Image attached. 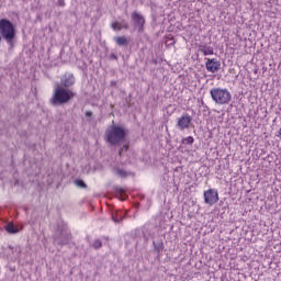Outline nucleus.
Masks as SVG:
<instances>
[{"mask_svg":"<svg viewBox=\"0 0 281 281\" xmlns=\"http://www.w3.org/2000/svg\"><path fill=\"white\" fill-rule=\"evenodd\" d=\"M199 52H202L205 56L207 55H214V47L212 46H205V45H200L199 46Z\"/></svg>","mask_w":281,"mask_h":281,"instance_id":"obj_13","label":"nucleus"},{"mask_svg":"<svg viewBox=\"0 0 281 281\" xmlns=\"http://www.w3.org/2000/svg\"><path fill=\"white\" fill-rule=\"evenodd\" d=\"M0 36L1 41H5L10 48L14 47V41L16 40V29L14 24L8 19L0 20Z\"/></svg>","mask_w":281,"mask_h":281,"instance_id":"obj_3","label":"nucleus"},{"mask_svg":"<svg viewBox=\"0 0 281 281\" xmlns=\"http://www.w3.org/2000/svg\"><path fill=\"white\" fill-rule=\"evenodd\" d=\"M204 202L206 205H214V203L218 202V190L209 189L204 191Z\"/></svg>","mask_w":281,"mask_h":281,"instance_id":"obj_7","label":"nucleus"},{"mask_svg":"<svg viewBox=\"0 0 281 281\" xmlns=\"http://www.w3.org/2000/svg\"><path fill=\"white\" fill-rule=\"evenodd\" d=\"M127 133L126 128L112 124L105 131L106 142L111 144V146H120V144H124Z\"/></svg>","mask_w":281,"mask_h":281,"instance_id":"obj_1","label":"nucleus"},{"mask_svg":"<svg viewBox=\"0 0 281 281\" xmlns=\"http://www.w3.org/2000/svg\"><path fill=\"white\" fill-rule=\"evenodd\" d=\"M112 58H117V56H115V55H112Z\"/></svg>","mask_w":281,"mask_h":281,"instance_id":"obj_28","label":"nucleus"},{"mask_svg":"<svg viewBox=\"0 0 281 281\" xmlns=\"http://www.w3.org/2000/svg\"><path fill=\"white\" fill-rule=\"evenodd\" d=\"M210 93L212 100L218 105L228 104L232 100V94L227 89L213 88Z\"/></svg>","mask_w":281,"mask_h":281,"instance_id":"obj_5","label":"nucleus"},{"mask_svg":"<svg viewBox=\"0 0 281 281\" xmlns=\"http://www.w3.org/2000/svg\"><path fill=\"white\" fill-rule=\"evenodd\" d=\"M111 27H112V30H114V32H121V30H122V23H120V22H114V23L111 24Z\"/></svg>","mask_w":281,"mask_h":281,"instance_id":"obj_20","label":"nucleus"},{"mask_svg":"<svg viewBox=\"0 0 281 281\" xmlns=\"http://www.w3.org/2000/svg\"><path fill=\"white\" fill-rule=\"evenodd\" d=\"M75 186H77V188H81L83 190H86V188H87V183H85V180H80V179L75 180Z\"/></svg>","mask_w":281,"mask_h":281,"instance_id":"obj_18","label":"nucleus"},{"mask_svg":"<svg viewBox=\"0 0 281 281\" xmlns=\"http://www.w3.org/2000/svg\"><path fill=\"white\" fill-rule=\"evenodd\" d=\"M5 231L9 233V234H19V228H16L14 226V224L12 223H9L5 225Z\"/></svg>","mask_w":281,"mask_h":281,"instance_id":"obj_16","label":"nucleus"},{"mask_svg":"<svg viewBox=\"0 0 281 281\" xmlns=\"http://www.w3.org/2000/svg\"><path fill=\"white\" fill-rule=\"evenodd\" d=\"M0 43H1V35H0Z\"/></svg>","mask_w":281,"mask_h":281,"instance_id":"obj_29","label":"nucleus"},{"mask_svg":"<svg viewBox=\"0 0 281 281\" xmlns=\"http://www.w3.org/2000/svg\"><path fill=\"white\" fill-rule=\"evenodd\" d=\"M72 98H76V92H74V90L57 86L50 98V104H53V106H61V104H67Z\"/></svg>","mask_w":281,"mask_h":281,"instance_id":"obj_2","label":"nucleus"},{"mask_svg":"<svg viewBox=\"0 0 281 281\" xmlns=\"http://www.w3.org/2000/svg\"><path fill=\"white\" fill-rule=\"evenodd\" d=\"M53 239L54 245H59V247L69 244V240H71V232H69L65 222L60 221L57 223Z\"/></svg>","mask_w":281,"mask_h":281,"instance_id":"obj_4","label":"nucleus"},{"mask_svg":"<svg viewBox=\"0 0 281 281\" xmlns=\"http://www.w3.org/2000/svg\"><path fill=\"white\" fill-rule=\"evenodd\" d=\"M122 30H128V23H121Z\"/></svg>","mask_w":281,"mask_h":281,"instance_id":"obj_25","label":"nucleus"},{"mask_svg":"<svg viewBox=\"0 0 281 281\" xmlns=\"http://www.w3.org/2000/svg\"><path fill=\"white\" fill-rule=\"evenodd\" d=\"M277 136L281 138V128L279 130V132H278V135H277Z\"/></svg>","mask_w":281,"mask_h":281,"instance_id":"obj_27","label":"nucleus"},{"mask_svg":"<svg viewBox=\"0 0 281 281\" xmlns=\"http://www.w3.org/2000/svg\"><path fill=\"white\" fill-rule=\"evenodd\" d=\"M124 218H126V213H120V214L117 212L112 213V221H114V223H122Z\"/></svg>","mask_w":281,"mask_h":281,"instance_id":"obj_14","label":"nucleus"},{"mask_svg":"<svg viewBox=\"0 0 281 281\" xmlns=\"http://www.w3.org/2000/svg\"><path fill=\"white\" fill-rule=\"evenodd\" d=\"M56 5H58L59 8H65V0H57Z\"/></svg>","mask_w":281,"mask_h":281,"instance_id":"obj_24","label":"nucleus"},{"mask_svg":"<svg viewBox=\"0 0 281 281\" xmlns=\"http://www.w3.org/2000/svg\"><path fill=\"white\" fill-rule=\"evenodd\" d=\"M131 20L134 25V30H137L138 34H144V26L146 25V19L139 12L134 11L131 14Z\"/></svg>","mask_w":281,"mask_h":281,"instance_id":"obj_6","label":"nucleus"},{"mask_svg":"<svg viewBox=\"0 0 281 281\" xmlns=\"http://www.w3.org/2000/svg\"><path fill=\"white\" fill-rule=\"evenodd\" d=\"M177 42L175 41V36H172V35H167V37H166V41H165V45L167 46V47H172V45H175Z\"/></svg>","mask_w":281,"mask_h":281,"instance_id":"obj_17","label":"nucleus"},{"mask_svg":"<svg viewBox=\"0 0 281 281\" xmlns=\"http://www.w3.org/2000/svg\"><path fill=\"white\" fill-rule=\"evenodd\" d=\"M60 85L59 87H63L64 89H70V87H74L76 85V77L71 72H66L60 78Z\"/></svg>","mask_w":281,"mask_h":281,"instance_id":"obj_8","label":"nucleus"},{"mask_svg":"<svg viewBox=\"0 0 281 281\" xmlns=\"http://www.w3.org/2000/svg\"><path fill=\"white\" fill-rule=\"evenodd\" d=\"M90 247H92L93 249H101V247H102V240L95 239V240L93 241V244H90Z\"/></svg>","mask_w":281,"mask_h":281,"instance_id":"obj_19","label":"nucleus"},{"mask_svg":"<svg viewBox=\"0 0 281 281\" xmlns=\"http://www.w3.org/2000/svg\"><path fill=\"white\" fill-rule=\"evenodd\" d=\"M85 115H86V117H91V115H93V112L87 111V112H85Z\"/></svg>","mask_w":281,"mask_h":281,"instance_id":"obj_26","label":"nucleus"},{"mask_svg":"<svg viewBox=\"0 0 281 281\" xmlns=\"http://www.w3.org/2000/svg\"><path fill=\"white\" fill-rule=\"evenodd\" d=\"M182 144L184 145H193L194 144V137L189 136L182 139Z\"/></svg>","mask_w":281,"mask_h":281,"instance_id":"obj_21","label":"nucleus"},{"mask_svg":"<svg viewBox=\"0 0 281 281\" xmlns=\"http://www.w3.org/2000/svg\"><path fill=\"white\" fill-rule=\"evenodd\" d=\"M155 251H157V254H161V251H164V236H158L157 239H154L153 241Z\"/></svg>","mask_w":281,"mask_h":281,"instance_id":"obj_11","label":"nucleus"},{"mask_svg":"<svg viewBox=\"0 0 281 281\" xmlns=\"http://www.w3.org/2000/svg\"><path fill=\"white\" fill-rule=\"evenodd\" d=\"M205 67L207 71L216 74L218 70H221V61H218L216 58H206Z\"/></svg>","mask_w":281,"mask_h":281,"instance_id":"obj_9","label":"nucleus"},{"mask_svg":"<svg viewBox=\"0 0 281 281\" xmlns=\"http://www.w3.org/2000/svg\"><path fill=\"white\" fill-rule=\"evenodd\" d=\"M114 192L121 201H126V191L122 187H114Z\"/></svg>","mask_w":281,"mask_h":281,"instance_id":"obj_12","label":"nucleus"},{"mask_svg":"<svg viewBox=\"0 0 281 281\" xmlns=\"http://www.w3.org/2000/svg\"><path fill=\"white\" fill-rule=\"evenodd\" d=\"M190 123H192V116L186 114V115H183L182 117L179 119L178 126L181 130H186V128L190 127Z\"/></svg>","mask_w":281,"mask_h":281,"instance_id":"obj_10","label":"nucleus"},{"mask_svg":"<svg viewBox=\"0 0 281 281\" xmlns=\"http://www.w3.org/2000/svg\"><path fill=\"white\" fill-rule=\"evenodd\" d=\"M116 173L119 175V177H126V171H124L122 169H117Z\"/></svg>","mask_w":281,"mask_h":281,"instance_id":"obj_23","label":"nucleus"},{"mask_svg":"<svg viewBox=\"0 0 281 281\" xmlns=\"http://www.w3.org/2000/svg\"><path fill=\"white\" fill-rule=\"evenodd\" d=\"M124 150H128V145H123V147L119 149L120 157H122V153H124Z\"/></svg>","mask_w":281,"mask_h":281,"instance_id":"obj_22","label":"nucleus"},{"mask_svg":"<svg viewBox=\"0 0 281 281\" xmlns=\"http://www.w3.org/2000/svg\"><path fill=\"white\" fill-rule=\"evenodd\" d=\"M114 41L119 47H124V45L128 44V40H126V36H116L114 37Z\"/></svg>","mask_w":281,"mask_h":281,"instance_id":"obj_15","label":"nucleus"}]
</instances>
